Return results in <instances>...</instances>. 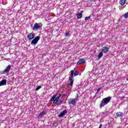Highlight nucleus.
Segmentation results:
<instances>
[{
    "mask_svg": "<svg viewBox=\"0 0 128 128\" xmlns=\"http://www.w3.org/2000/svg\"><path fill=\"white\" fill-rule=\"evenodd\" d=\"M110 100H112V97L108 96L106 98H103V100H102L100 104V108H102V106H106L110 102Z\"/></svg>",
    "mask_w": 128,
    "mask_h": 128,
    "instance_id": "f257e3e1",
    "label": "nucleus"
},
{
    "mask_svg": "<svg viewBox=\"0 0 128 128\" xmlns=\"http://www.w3.org/2000/svg\"><path fill=\"white\" fill-rule=\"evenodd\" d=\"M76 98L69 99L68 100V104H72V106H76V102H78V94H76Z\"/></svg>",
    "mask_w": 128,
    "mask_h": 128,
    "instance_id": "f03ea898",
    "label": "nucleus"
},
{
    "mask_svg": "<svg viewBox=\"0 0 128 128\" xmlns=\"http://www.w3.org/2000/svg\"><path fill=\"white\" fill-rule=\"evenodd\" d=\"M42 23H35L33 26L32 30H40V28H42Z\"/></svg>",
    "mask_w": 128,
    "mask_h": 128,
    "instance_id": "7ed1b4c3",
    "label": "nucleus"
},
{
    "mask_svg": "<svg viewBox=\"0 0 128 128\" xmlns=\"http://www.w3.org/2000/svg\"><path fill=\"white\" fill-rule=\"evenodd\" d=\"M40 36H37L35 37L32 40L31 42V44L32 46H36V44L38 42V41L40 40Z\"/></svg>",
    "mask_w": 128,
    "mask_h": 128,
    "instance_id": "20e7f679",
    "label": "nucleus"
},
{
    "mask_svg": "<svg viewBox=\"0 0 128 128\" xmlns=\"http://www.w3.org/2000/svg\"><path fill=\"white\" fill-rule=\"evenodd\" d=\"M74 71L72 70L71 71V76L69 78V80L70 82L71 85L74 84Z\"/></svg>",
    "mask_w": 128,
    "mask_h": 128,
    "instance_id": "39448f33",
    "label": "nucleus"
},
{
    "mask_svg": "<svg viewBox=\"0 0 128 128\" xmlns=\"http://www.w3.org/2000/svg\"><path fill=\"white\" fill-rule=\"evenodd\" d=\"M10 68L12 66L10 65H8L6 68L2 72V74H8V72H10Z\"/></svg>",
    "mask_w": 128,
    "mask_h": 128,
    "instance_id": "423d86ee",
    "label": "nucleus"
},
{
    "mask_svg": "<svg viewBox=\"0 0 128 128\" xmlns=\"http://www.w3.org/2000/svg\"><path fill=\"white\" fill-rule=\"evenodd\" d=\"M27 38L28 40H34V34L30 33L27 36Z\"/></svg>",
    "mask_w": 128,
    "mask_h": 128,
    "instance_id": "0eeeda50",
    "label": "nucleus"
},
{
    "mask_svg": "<svg viewBox=\"0 0 128 128\" xmlns=\"http://www.w3.org/2000/svg\"><path fill=\"white\" fill-rule=\"evenodd\" d=\"M68 114V111L66 110H64L58 115V117L59 118H64V116H65V114Z\"/></svg>",
    "mask_w": 128,
    "mask_h": 128,
    "instance_id": "6e6552de",
    "label": "nucleus"
},
{
    "mask_svg": "<svg viewBox=\"0 0 128 128\" xmlns=\"http://www.w3.org/2000/svg\"><path fill=\"white\" fill-rule=\"evenodd\" d=\"M108 52V48L107 46H104L102 48L101 52H102L103 54H106Z\"/></svg>",
    "mask_w": 128,
    "mask_h": 128,
    "instance_id": "1a4fd4ad",
    "label": "nucleus"
},
{
    "mask_svg": "<svg viewBox=\"0 0 128 128\" xmlns=\"http://www.w3.org/2000/svg\"><path fill=\"white\" fill-rule=\"evenodd\" d=\"M86 64V60H84V58H83L80 59L77 62V64L78 65L82 64Z\"/></svg>",
    "mask_w": 128,
    "mask_h": 128,
    "instance_id": "9d476101",
    "label": "nucleus"
},
{
    "mask_svg": "<svg viewBox=\"0 0 128 128\" xmlns=\"http://www.w3.org/2000/svg\"><path fill=\"white\" fill-rule=\"evenodd\" d=\"M6 84V80H3L0 82V86Z\"/></svg>",
    "mask_w": 128,
    "mask_h": 128,
    "instance_id": "9b49d317",
    "label": "nucleus"
},
{
    "mask_svg": "<svg viewBox=\"0 0 128 128\" xmlns=\"http://www.w3.org/2000/svg\"><path fill=\"white\" fill-rule=\"evenodd\" d=\"M116 116L118 118H122V116H124V113L122 112H117L116 113Z\"/></svg>",
    "mask_w": 128,
    "mask_h": 128,
    "instance_id": "f8f14e48",
    "label": "nucleus"
},
{
    "mask_svg": "<svg viewBox=\"0 0 128 128\" xmlns=\"http://www.w3.org/2000/svg\"><path fill=\"white\" fill-rule=\"evenodd\" d=\"M61 96L59 95L58 96L56 97L55 100L54 101V104H56L58 102V100H60V98Z\"/></svg>",
    "mask_w": 128,
    "mask_h": 128,
    "instance_id": "ddd939ff",
    "label": "nucleus"
},
{
    "mask_svg": "<svg viewBox=\"0 0 128 128\" xmlns=\"http://www.w3.org/2000/svg\"><path fill=\"white\" fill-rule=\"evenodd\" d=\"M46 114V110H43L39 114V116H44Z\"/></svg>",
    "mask_w": 128,
    "mask_h": 128,
    "instance_id": "4468645a",
    "label": "nucleus"
},
{
    "mask_svg": "<svg viewBox=\"0 0 128 128\" xmlns=\"http://www.w3.org/2000/svg\"><path fill=\"white\" fill-rule=\"evenodd\" d=\"M126 0H120V4L121 6H124V4H126Z\"/></svg>",
    "mask_w": 128,
    "mask_h": 128,
    "instance_id": "2eb2a0df",
    "label": "nucleus"
},
{
    "mask_svg": "<svg viewBox=\"0 0 128 128\" xmlns=\"http://www.w3.org/2000/svg\"><path fill=\"white\" fill-rule=\"evenodd\" d=\"M104 56V53L101 52L98 54V58H102V56Z\"/></svg>",
    "mask_w": 128,
    "mask_h": 128,
    "instance_id": "dca6fc26",
    "label": "nucleus"
},
{
    "mask_svg": "<svg viewBox=\"0 0 128 128\" xmlns=\"http://www.w3.org/2000/svg\"><path fill=\"white\" fill-rule=\"evenodd\" d=\"M82 13H78L77 14V18H82Z\"/></svg>",
    "mask_w": 128,
    "mask_h": 128,
    "instance_id": "f3484780",
    "label": "nucleus"
},
{
    "mask_svg": "<svg viewBox=\"0 0 128 128\" xmlns=\"http://www.w3.org/2000/svg\"><path fill=\"white\" fill-rule=\"evenodd\" d=\"M56 98V94L54 95L50 99L51 102H54Z\"/></svg>",
    "mask_w": 128,
    "mask_h": 128,
    "instance_id": "a211bd4d",
    "label": "nucleus"
},
{
    "mask_svg": "<svg viewBox=\"0 0 128 128\" xmlns=\"http://www.w3.org/2000/svg\"><path fill=\"white\" fill-rule=\"evenodd\" d=\"M70 86H72V84H70H70H68V86H67V88H68V90L71 89Z\"/></svg>",
    "mask_w": 128,
    "mask_h": 128,
    "instance_id": "6ab92c4d",
    "label": "nucleus"
},
{
    "mask_svg": "<svg viewBox=\"0 0 128 128\" xmlns=\"http://www.w3.org/2000/svg\"><path fill=\"white\" fill-rule=\"evenodd\" d=\"M62 100H60L57 103V104L58 105V106H60V104H62Z\"/></svg>",
    "mask_w": 128,
    "mask_h": 128,
    "instance_id": "aec40b11",
    "label": "nucleus"
},
{
    "mask_svg": "<svg viewBox=\"0 0 128 128\" xmlns=\"http://www.w3.org/2000/svg\"><path fill=\"white\" fill-rule=\"evenodd\" d=\"M78 74H79L78 72V71L75 72H74V76H78Z\"/></svg>",
    "mask_w": 128,
    "mask_h": 128,
    "instance_id": "412c9836",
    "label": "nucleus"
},
{
    "mask_svg": "<svg viewBox=\"0 0 128 128\" xmlns=\"http://www.w3.org/2000/svg\"><path fill=\"white\" fill-rule=\"evenodd\" d=\"M124 18H128V12L124 14Z\"/></svg>",
    "mask_w": 128,
    "mask_h": 128,
    "instance_id": "4be33fe9",
    "label": "nucleus"
},
{
    "mask_svg": "<svg viewBox=\"0 0 128 128\" xmlns=\"http://www.w3.org/2000/svg\"><path fill=\"white\" fill-rule=\"evenodd\" d=\"M40 88H42V86H38L36 88V90H40Z\"/></svg>",
    "mask_w": 128,
    "mask_h": 128,
    "instance_id": "5701e85b",
    "label": "nucleus"
},
{
    "mask_svg": "<svg viewBox=\"0 0 128 128\" xmlns=\"http://www.w3.org/2000/svg\"><path fill=\"white\" fill-rule=\"evenodd\" d=\"M90 16H88V17H86L85 18V20H90Z\"/></svg>",
    "mask_w": 128,
    "mask_h": 128,
    "instance_id": "b1692460",
    "label": "nucleus"
},
{
    "mask_svg": "<svg viewBox=\"0 0 128 128\" xmlns=\"http://www.w3.org/2000/svg\"><path fill=\"white\" fill-rule=\"evenodd\" d=\"M100 90H102V87H100L98 89V90L100 92Z\"/></svg>",
    "mask_w": 128,
    "mask_h": 128,
    "instance_id": "393cba45",
    "label": "nucleus"
},
{
    "mask_svg": "<svg viewBox=\"0 0 128 128\" xmlns=\"http://www.w3.org/2000/svg\"><path fill=\"white\" fill-rule=\"evenodd\" d=\"M102 124H100L98 128H102Z\"/></svg>",
    "mask_w": 128,
    "mask_h": 128,
    "instance_id": "a878e982",
    "label": "nucleus"
},
{
    "mask_svg": "<svg viewBox=\"0 0 128 128\" xmlns=\"http://www.w3.org/2000/svg\"><path fill=\"white\" fill-rule=\"evenodd\" d=\"M124 98H125L124 96H123L121 97L120 98H121V100H122V99Z\"/></svg>",
    "mask_w": 128,
    "mask_h": 128,
    "instance_id": "bb28decb",
    "label": "nucleus"
},
{
    "mask_svg": "<svg viewBox=\"0 0 128 128\" xmlns=\"http://www.w3.org/2000/svg\"><path fill=\"white\" fill-rule=\"evenodd\" d=\"M66 36H68L69 34H68V33L66 32Z\"/></svg>",
    "mask_w": 128,
    "mask_h": 128,
    "instance_id": "cd10ccee",
    "label": "nucleus"
},
{
    "mask_svg": "<svg viewBox=\"0 0 128 128\" xmlns=\"http://www.w3.org/2000/svg\"><path fill=\"white\" fill-rule=\"evenodd\" d=\"M98 92H100V91H98V90H97V94H98Z\"/></svg>",
    "mask_w": 128,
    "mask_h": 128,
    "instance_id": "c85d7f7f",
    "label": "nucleus"
},
{
    "mask_svg": "<svg viewBox=\"0 0 128 128\" xmlns=\"http://www.w3.org/2000/svg\"><path fill=\"white\" fill-rule=\"evenodd\" d=\"M89 0L90 2H92V0Z\"/></svg>",
    "mask_w": 128,
    "mask_h": 128,
    "instance_id": "c756f323",
    "label": "nucleus"
}]
</instances>
